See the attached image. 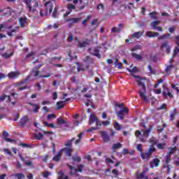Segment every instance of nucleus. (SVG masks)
<instances>
[{
    "mask_svg": "<svg viewBox=\"0 0 179 179\" xmlns=\"http://www.w3.org/2000/svg\"><path fill=\"white\" fill-rule=\"evenodd\" d=\"M121 148H122V144H121L120 143H117L112 145L111 150L114 153L117 150L121 149Z\"/></svg>",
    "mask_w": 179,
    "mask_h": 179,
    "instance_id": "obj_18",
    "label": "nucleus"
},
{
    "mask_svg": "<svg viewBox=\"0 0 179 179\" xmlns=\"http://www.w3.org/2000/svg\"><path fill=\"white\" fill-rule=\"evenodd\" d=\"M75 8H76V6H75L73 4H68L67 5V9L69 10V12H72V10H73V9H75Z\"/></svg>",
    "mask_w": 179,
    "mask_h": 179,
    "instance_id": "obj_44",
    "label": "nucleus"
},
{
    "mask_svg": "<svg viewBox=\"0 0 179 179\" xmlns=\"http://www.w3.org/2000/svg\"><path fill=\"white\" fill-rule=\"evenodd\" d=\"M155 145H153L152 143V145L150 146V148H148V150L147 152H148L150 154V155L152 156V154L154 153V152H156V148H155Z\"/></svg>",
    "mask_w": 179,
    "mask_h": 179,
    "instance_id": "obj_29",
    "label": "nucleus"
},
{
    "mask_svg": "<svg viewBox=\"0 0 179 179\" xmlns=\"http://www.w3.org/2000/svg\"><path fill=\"white\" fill-rule=\"evenodd\" d=\"M83 169H85V165L83 164L79 165L78 168L76 169V173H83Z\"/></svg>",
    "mask_w": 179,
    "mask_h": 179,
    "instance_id": "obj_35",
    "label": "nucleus"
},
{
    "mask_svg": "<svg viewBox=\"0 0 179 179\" xmlns=\"http://www.w3.org/2000/svg\"><path fill=\"white\" fill-rule=\"evenodd\" d=\"M43 124L45 127H49L50 128H55V124L53 123L49 124L47 122H43Z\"/></svg>",
    "mask_w": 179,
    "mask_h": 179,
    "instance_id": "obj_48",
    "label": "nucleus"
},
{
    "mask_svg": "<svg viewBox=\"0 0 179 179\" xmlns=\"http://www.w3.org/2000/svg\"><path fill=\"white\" fill-rule=\"evenodd\" d=\"M140 156L143 160H150V154L149 152H141Z\"/></svg>",
    "mask_w": 179,
    "mask_h": 179,
    "instance_id": "obj_20",
    "label": "nucleus"
},
{
    "mask_svg": "<svg viewBox=\"0 0 179 179\" xmlns=\"http://www.w3.org/2000/svg\"><path fill=\"white\" fill-rule=\"evenodd\" d=\"M148 69L150 71V73H151V75H156V71L152 69V66H150V64L148 65Z\"/></svg>",
    "mask_w": 179,
    "mask_h": 179,
    "instance_id": "obj_50",
    "label": "nucleus"
},
{
    "mask_svg": "<svg viewBox=\"0 0 179 179\" xmlns=\"http://www.w3.org/2000/svg\"><path fill=\"white\" fill-rule=\"evenodd\" d=\"M88 51L91 55H94V57H96V58H101V55L99 53L100 50L97 48L94 49V53H92V48H89Z\"/></svg>",
    "mask_w": 179,
    "mask_h": 179,
    "instance_id": "obj_13",
    "label": "nucleus"
},
{
    "mask_svg": "<svg viewBox=\"0 0 179 179\" xmlns=\"http://www.w3.org/2000/svg\"><path fill=\"white\" fill-rule=\"evenodd\" d=\"M33 75L35 78H38V76H40V71L33 69L31 71V73L24 80H22L20 85H24V83H27V82L31 79V76H33Z\"/></svg>",
    "mask_w": 179,
    "mask_h": 179,
    "instance_id": "obj_5",
    "label": "nucleus"
},
{
    "mask_svg": "<svg viewBox=\"0 0 179 179\" xmlns=\"http://www.w3.org/2000/svg\"><path fill=\"white\" fill-rule=\"evenodd\" d=\"M58 176H60V177L57 178V179H69V176H65V173H64V171H59L58 173H57ZM64 176H65L64 177Z\"/></svg>",
    "mask_w": 179,
    "mask_h": 179,
    "instance_id": "obj_26",
    "label": "nucleus"
},
{
    "mask_svg": "<svg viewBox=\"0 0 179 179\" xmlns=\"http://www.w3.org/2000/svg\"><path fill=\"white\" fill-rule=\"evenodd\" d=\"M90 17H92V15H87V16L86 17V18L84 19V20L82 21L81 24H83V26L84 27H86L87 26V25L86 24V22L90 19Z\"/></svg>",
    "mask_w": 179,
    "mask_h": 179,
    "instance_id": "obj_37",
    "label": "nucleus"
},
{
    "mask_svg": "<svg viewBox=\"0 0 179 179\" xmlns=\"http://www.w3.org/2000/svg\"><path fill=\"white\" fill-rule=\"evenodd\" d=\"M152 129L153 125L150 126L149 128L146 130L141 129V131L140 130H136L135 131V136L136 138H138L140 141H141L143 143H145V142H146V139H145V138H149Z\"/></svg>",
    "mask_w": 179,
    "mask_h": 179,
    "instance_id": "obj_1",
    "label": "nucleus"
},
{
    "mask_svg": "<svg viewBox=\"0 0 179 179\" xmlns=\"http://www.w3.org/2000/svg\"><path fill=\"white\" fill-rule=\"evenodd\" d=\"M127 8H128V9H132V8H135V6H134V3H129L127 6L125 7V9H127Z\"/></svg>",
    "mask_w": 179,
    "mask_h": 179,
    "instance_id": "obj_64",
    "label": "nucleus"
},
{
    "mask_svg": "<svg viewBox=\"0 0 179 179\" xmlns=\"http://www.w3.org/2000/svg\"><path fill=\"white\" fill-rule=\"evenodd\" d=\"M111 33H121V29L117 27H113L111 29Z\"/></svg>",
    "mask_w": 179,
    "mask_h": 179,
    "instance_id": "obj_41",
    "label": "nucleus"
},
{
    "mask_svg": "<svg viewBox=\"0 0 179 179\" xmlns=\"http://www.w3.org/2000/svg\"><path fill=\"white\" fill-rule=\"evenodd\" d=\"M57 109L59 110L64 107V101L57 102Z\"/></svg>",
    "mask_w": 179,
    "mask_h": 179,
    "instance_id": "obj_51",
    "label": "nucleus"
},
{
    "mask_svg": "<svg viewBox=\"0 0 179 179\" xmlns=\"http://www.w3.org/2000/svg\"><path fill=\"white\" fill-rule=\"evenodd\" d=\"M31 2H33V0L25 1V4L27 6V8L29 9V12H31Z\"/></svg>",
    "mask_w": 179,
    "mask_h": 179,
    "instance_id": "obj_32",
    "label": "nucleus"
},
{
    "mask_svg": "<svg viewBox=\"0 0 179 179\" xmlns=\"http://www.w3.org/2000/svg\"><path fill=\"white\" fill-rule=\"evenodd\" d=\"M131 56L133 57V58L137 59V61H141V59H142V55H138L137 53L132 52Z\"/></svg>",
    "mask_w": 179,
    "mask_h": 179,
    "instance_id": "obj_34",
    "label": "nucleus"
},
{
    "mask_svg": "<svg viewBox=\"0 0 179 179\" xmlns=\"http://www.w3.org/2000/svg\"><path fill=\"white\" fill-rule=\"evenodd\" d=\"M177 114L176 108H174L171 113H170V120L173 121L176 118V115Z\"/></svg>",
    "mask_w": 179,
    "mask_h": 179,
    "instance_id": "obj_36",
    "label": "nucleus"
},
{
    "mask_svg": "<svg viewBox=\"0 0 179 179\" xmlns=\"http://www.w3.org/2000/svg\"><path fill=\"white\" fill-rule=\"evenodd\" d=\"M82 20L80 17H71L68 18L66 22H71V23H79Z\"/></svg>",
    "mask_w": 179,
    "mask_h": 179,
    "instance_id": "obj_22",
    "label": "nucleus"
},
{
    "mask_svg": "<svg viewBox=\"0 0 179 179\" xmlns=\"http://www.w3.org/2000/svg\"><path fill=\"white\" fill-rule=\"evenodd\" d=\"M136 150H138V152H140V155H141V153L143 152H142V145L141 144H137Z\"/></svg>",
    "mask_w": 179,
    "mask_h": 179,
    "instance_id": "obj_58",
    "label": "nucleus"
},
{
    "mask_svg": "<svg viewBox=\"0 0 179 179\" xmlns=\"http://www.w3.org/2000/svg\"><path fill=\"white\" fill-rule=\"evenodd\" d=\"M149 171V169L147 168L144 169L141 173H136V177L137 179H149V177L148 176H145V173H148Z\"/></svg>",
    "mask_w": 179,
    "mask_h": 179,
    "instance_id": "obj_8",
    "label": "nucleus"
},
{
    "mask_svg": "<svg viewBox=\"0 0 179 179\" xmlns=\"http://www.w3.org/2000/svg\"><path fill=\"white\" fill-rule=\"evenodd\" d=\"M148 142L152 145H155L158 150H164V149L167 148V144L166 143H159V140H152V138H150Z\"/></svg>",
    "mask_w": 179,
    "mask_h": 179,
    "instance_id": "obj_6",
    "label": "nucleus"
},
{
    "mask_svg": "<svg viewBox=\"0 0 179 179\" xmlns=\"http://www.w3.org/2000/svg\"><path fill=\"white\" fill-rule=\"evenodd\" d=\"M144 31H137L135 32L133 35H131V38H140L143 36Z\"/></svg>",
    "mask_w": 179,
    "mask_h": 179,
    "instance_id": "obj_25",
    "label": "nucleus"
},
{
    "mask_svg": "<svg viewBox=\"0 0 179 179\" xmlns=\"http://www.w3.org/2000/svg\"><path fill=\"white\" fill-rule=\"evenodd\" d=\"M43 137H44V135L42 133H39L38 134L34 135V138H36L38 141H41V139H43Z\"/></svg>",
    "mask_w": 179,
    "mask_h": 179,
    "instance_id": "obj_39",
    "label": "nucleus"
},
{
    "mask_svg": "<svg viewBox=\"0 0 179 179\" xmlns=\"http://www.w3.org/2000/svg\"><path fill=\"white\" fill-rule=\"evenodd\" d=\"M101 136H102L103 141L105 143L110 142V136H108V134L107 131H100Z\"/></svg>",
    "mask_w": 179,
    "mask_h": 179,
    "instance_id": "obj_14",
    "label": "nucleus"
},
{
    "mask_svg": "<svg viewBox=\"0 0 179 179\" xmlns=\"http://www.w3.org/2000/svg\"><path fill=\"white\" fill-rule=\"evenodd\" d=\"M149 15L151 17V19H154L155 20V19H157V13L154 11V12L150 13Z\"/></svg>",
    "mask_w": 179,
    "mask_h": 179,
    "instance_id": "obj_45",
    "label": "nucleus"
},
{
    "mask_svg": "<svg viewBox=\"0 0 179 179\" xmlns=\"http://www.w3.org/2000/svg\"><path fill=\"white\" fill-rule=\"evenodd\" d=\"M3 152L7 153V155H8V156H12V152L8 148L3 149Z\"/></svg>",
    "mask_w": 179,
    "mask_h": 179,
    "instance_id": "obj_62",
    "label": "nucleus"
},
{
    "mask_svg": "<svg viewBox=\"0 0 179 179\" xmlns=\"http://www.w3.org/2000/svg\"><path fill=\"white\" fill-rule=\"evenodd\" d=\"M53 9L54 4H52V2H51L50 1H46L45 3V8L41 9L39 12L41 17H43V16H48V13H52Z\"/></svg>",
    "mask_w": 179,
    "mask_h": 179,
    "instance_id": "obj_4",
    "label": "nucleus"
},
{
    "mask_svg": "<svg viewBox=\"0 0 179 179\" xmlns=\"http://www.w3.org/2000/svg\"><path fill=\"white\" fill-rule=\"evenodd\" d=\"M57 124H59V125H62L64 124H66V121H65L62 118H57Z\"/></svg>",
    "mask_w": 179,
    "mask_h": 179,
    "instance_id": "obj_43",
    "label": "nucleus"
},
{
    "mask_svg": "<svg viewBox=\"0 0 179 179\" xmlns=\"http://www.w3.org/2000/svg\"><path fill=\"white\" fill-rule=\"evenodd\" d=\"M2 136L6 142H9L10 143H13L16 142L15 139L8 138V136H9V133H8V131H3Z\"/></svg>",
    "mask_w": 179,
    "mask_h": 179,
    "instance_id": "obj_11",
    "label": "nucleus"
},
{
    "mask_svg": "<svg viewBox=\"0 0 179 179\" xmlns=\"http://www.w3.org/2000/svg\"><path fill=\"white\" fill-rule=\"evenodd\" d=\"M75 141V138H72L71 140L67 141V142L64 144V146L69 147L72 146V142Z\"/></svg>",
    "mask_w": 179,
    "mask_h": 179,
    "instance_id": "obj_40",
    "label": "nucleus"
},
{
    "mask_svg": "<svg viewBox=\"0 0 179 179\" xmlns=\"http://www.w3.org/2000/svg\"><path fill=\"white\" fill-rule=\"evenodd\" d=\"M61 156H62V150H60L56 155H55L52 158L53 162H61Z\"/></svg>",
    "mask_w": 179,
    "mask_h": 179,
    "instance_id": "obj_16",
    "label": "nucleus"
},
{
    "mask_svg": "<svg viewBox=\"0 0 179 179\" xmlns=\"http://www.w3.org/2000/svg\"><path fill=\"white\" fill-rule=\"evenodd\" d=\"M69 170H70V174L71 176H76V171H73V170H75V166L67 164Z\"/></svg>",
    "mask_w": 179,
    "mask_h": 179,
    "instance_id": "obj_30",
    "label": "nucleus"
},
{
    "mask_svg": "<svg viewBox=\"0 0 179 179\" xmlns=\"http://www.w3.org/2000/svg\"><path fill=\"white\" fill-rule=\"evenodd\" d=\"M12 55H13V52H11L10 54L3 53V57H4V58H6V59H9V57H12Z\"/></svg>",
    "mask_w": 179,
    "mask_h": 179,
    "instance_id": "obj_56",
    "label": "nucleus"
},
{
    "mask_svg": "<svg viewBox=\"0 0 179 179\" xmlns=\"http://www.w3.org/2000/svg\"><path fill=\"white\" fill-rule=\"evenodd\" d=\"M99 120V117H96L94 115L91 114L90 115V125H93L94 122H96Z\"/></svg>",
    "mask_w": 179,
    "mask_h": 179,
    "instance_id": "obj_21",
    "label": "nucleus"
},
{
    "mask_svg": "<svg viewBox=\"0 0 179 179\" xmlns=\"http://www.w3.org/2000/svg\"><path fill=\"white\" fill-rule=\"evenodd\" d=\"M161 22L160 21H154L151 22V25L152 29H155L157 27V24H160Z\"/></svg>",
    "mask_w": 179,
    "mask_h": 179,
    "instance_id": "obj_46",
    "label": "nucleus"
},
{
    "mask_svg": "<svg viewBox=\"0 0 179 179\" xmlns=\"http://www.w3.org/2000/svg\"><path fill=\"white\" fill-rule=\"evenodd\" d=\"M14 176L15 177V178H17V179H24V177H25L24 174L22 173H15Z\"/></svg>",
    "mask_w": 179,
    "mask_h": 179,
    "instance_id": "obj_38",
    "label": "nucleus"
},
{
    "mask_svg": "<svg viewBox=\"0 0 179 179\" xmlns=\"http://www.w3.org/2000/svg\"><path fill=\"white\" fill-rule=\"evenodd\" d=\"M67 41H69V43H72V41H73V35L72 34H71L68 38H67Z\"/></svg>",
    "mask_w": 179,
    "mask_h": 179,
    "instance_id": "obj_60",
    "label": "nucleus"
},
{
    "mask_svg": "<svg viewBox=\"0 0 179 179\" xmlns=\"http://www.w3.org/2000/svg\"><path fill=\"white\" fill-rule=\"evenodd\" d=\"M170 36H171V34H164L162 35L161 36H159L158 38V40L159 41H161V40H166L167 38H169Z\"/></svg>",
    "mask_w": 179,
    "mask_h": 179,
    "instance_id": "obj_31",
    "label": "nucleus"
},
{
    "mask_svg": "<svg viewBox=\"0 0 179 179\" xmlns=\"http://www.w3.org/2000/svg\"><path fill=\"white\" fill-rule=\"evenodd\" d=\"M115 114L120 120H124V113H122V110H119V112H115Z\"/></svg>",
    "mask_w": 179,
    "mask_h": 179,
    "instance_id": "obj_33",
    "label": "nucleus"
},
{
    "mask_svg": "<svg viewBox=\"0 0 179 179\" xmlns=\"http://www.w3.org/2000/svg\"><path fill=\"white\" fill-rule=\"evenodd\" d=\"M97 10H100V9H102V10H104V4L103 3H99L96 7Z\"/></svg>",
    "mask_w": 179,
    "mask_h": 179,
    "instance_id": "obj_59",
    "label": "nucleus"
},
{
    "mask_svg": "<svg viewBox=\"0 0 179 179\" xmlns=\"http://www.w3.org/2000/svg\"><path fill=\"white\" fill-rule=\"evenodd\" d=\"M140 127L141 128H143L144 129H146V128H148V127L146 126V122L144 120L140 122Z\"/></svg>",
    "mask_w": 179,
    "mask_h": 179,
    "instance_id": "obj_55",
    "label": "nucleus"
},
{
    "mask_svg": "<svg viewBox=\"0 0 179 179\" xmlns=\"http://www.w3.org/2000/svg\"><path fill=\"white\" fill-rule=\"evenodd\" d=\"M114 127L116 131H121V125L117 122H115Z\"/></svg>",
    "mask_w": 179,
    "mask_h": 179,
    "instance_id": "obj_49",
    "label": "nucleus"
},
{
    "mask_svg": "<svg viewBox=\"0 0 179 179\" xmlns=\"http://www.w3.org/2000/svg\"><path fill=\"white\" fill-rule=\"evenodd\" d=\"M162 87H163L162 96H164V99H167V93L168 92L170 91V90L166 85H164Z\"/></svg>",
    "mask_w": 179,
    "mask_h": 179,
    "instance_id": "obj_24",
    "label": "nucleus"
},
{
    "mask_svg": "<svg viewBox=\"0 0 179 179\" xmlns=\"http://www.w3.org/2000/svg\"><path fill=\"white\" fill-rule=\"evenodd\" d=\"M52 118H57V116L54 114H49L47 117V120H52Z\"/></svg>",
    "mask_w": 179,
    "mask_h": 179,
    "instance_id": "obj_63",
    "label": "nucleus"
},
{
    "mask_svg": "<svg viewBox=\"0 0 179 179\" xmlns=\"http://www.w3.org/2000/svg\"><path fill=\"white\" fill-rule=\"evenodd\" d=\"M176 147L169 148V152L166 155L165 163L164 164V169H167V174H170L171 171V165H170V162H171V155L176 152Z\"/></svg>",
    "mask_w": 179,
    "mask_h": 179,
    "instance_id": "obj_3",
    "label": "nucleus"
},
{
    "mask_svg": "<svg viewBox=\"0 0 179 179\" xmlns=\"http://www.w3.org/2000/svg\"><path fill=\"white\" fill-rule=\"evenodd\" d=\"M100 24L99 23V20L97 19H94L91 22V26H95V27H97Z\"/></svg>",
    "mask_w": 179,
    "mask_h": 179,
    "instance_id": "obj_42",
    "label": "nucleus"
},
{
    "mask_svg": "<svg viewBox=\"0 0 179 179\" xmlns=\"http://www.w3.org/2000/svg\"><path fill=\"white\" fill-rule=\"evenodd\" d=\"M150 166L151 169H155V167H159L160 166V159L159 158H155L150 162Z\"/></svg>",
    "mask_w": 179,
    "mask_h": 179,
    "instance_id": "obj_10",
    "label": "nucleus"
},
{
    "mask_svg": "<svg viewBox=\"0 0 179 179\" xmlns=\"http://www.w3.org/2000/svg\"><path fill=\"white\" fill-rule=\"evenodd\" d=\"M27 122H29V117L27 116H24L20 119L18 124H19L20 127H22V128H24V127H26Z\"/></svg>",
    "mask_w": 179,
    "mask_h": 179,
    "instance_id": "obj_12",
    "label": "nucleus"
},
{
    "mask_svg": "<svg viewBox=\"0 0 179 179\" xmlns=\"http://www.w3.org/2000/svg\"><path fill=\"white\" fill-rule=\"evenodd\" d=\"M127 71L130 73H134V72H138V68L136 66H134L132 69H127Z\"/></svg>",
    "mask_w": 179,
    "mask_h": 179,
    "instance_id": "obj_47",
    "label": "nucleus"
},
{
    "mask_svg": "<svg viewBox=\"0 0 179 179\" xmlns=\"http://www.w3.org/2000/svg\"><path fill=\"white\" fill-rule=\"evenodd\" d=\"M122 155L124 156H125V155H129V150H128L127 148H124L122 151Z\"/></svg>",
    "mask_w": 179,
    "mask_h": 179,
    "instance_id": "obj_61",
    "label": "nucleus"
},
{
    "mask_svg": "<svg viewBox=\"0 0 179 179\" xmlns=\"http://www.w3.org/2000/svg\"><path fill=\"white\" fill-rule=\"evenodd\" d=\"M175 43L177 45V46H176L173 50V57H176L177 54H178L179 52V35L175 37Z\"/></svg>",
    "mask_w": 179,
    "mask_h": 179,
    "instance_id": "obj_9",
    "label": "nucleus"
},
{
    "mask_svg": "<svg viewBox=\"0 0 179 179\" xmlns=\"http://www.w3.org/2000/svg\"><path fill=\"white\" fill-rule=\"evenodd\" d=\"M137 50H142V46L140 45H137L131 49V51H136Z\"/></svg>",
    "mask_w": 179,
    "mask_h": 179,
    "instance_id": "obj_52",
    "label": "nucleus"
},
{
    "mask_svg": "<svg viewBox=\"0 0 179 179\" xmlns=\"http://www.w3.org/2000/svg\"><path fill=\"white\" fill-rule=\"evenodd\" d=\"M27 104H29V106H31V107H34L33 113H34L35 114H37V113H38V110L40 109V105L34 104L31 102H28Z\"/></svg>",
    "mask_w": 179,
    "mask_h": 179,
    "instance_id": "obj_17",
    "label": "nucleus"
},
{
    "mask_svg": "<svg viewBox=\"0 0 179 179\" xmlns=\"http://www.w3.org/2000/svg\"><path fill=\"white\" fill-rule=\"evenodd\" d=\"M162 50H164L166 48V52L169 54L170 52V46L169 45V41H165L162 45H161Z\"/></svg>",
    "mask_w": 179,
    "mask_h": 179,
    "instance_id": "obj_15",
    "label": "nucleus"
},
{
    "mask_svg": "<svg viewBox=\"0 0 179 179\" xmlns=\"http://www.w3.org/2000/svg\"><path fill=\"white\" fill-rule=\"evenodd\" d=\"M73 160H74V162H77V163H80V162H82V158H80V157H72Z\"/></svg>",
    "mask_w": 179,
    "mask_h": 179,
    "instance_id": "obj_53",
    "label": "nucleus"
},
{
    "mask_svg": "<svg viewBox=\"0 0 179 179\" xmlns=\"http://www.w3.org/2000/svg\"><path fill=\"white\" fill-rule=\"evenodd\" d=\"M27 22V18L26 17H21L18 18V23L20 27H24V23Z\"/></svg>",
    "mask_w": 179,
    "mask_h": 179,
    "instance_id": "obj_19",
    "label": "nucleus"
},
{
    "mask_svg": "<svg viewBox=\"0 0 179 179\" xmlns=\"http://www.w3.org/2000/svg\"><path fill=\"white\" fill-rule=\"evenodd\" d=\"M146 36H148V37H150V38L159 37V32H152V31H148L146 33Z\"/></svg>",
    "mask_w": 179,
    "mask_h": 179,
    "instance_id": "obj_23",
    "label": "nucleus"
},
{
    "mask_svg": "<svg viewBox=\"0 0 179 179\" xmlns=\"http://www.w3.org/2000/svg\"><path fill=\"white\" fill-rule=\"evenodd\" d=\"M18 75H20L19 72L13 71V72L9 73L8 76V78H10V79H13L14 78H16Z\"/></svg>",
    "mask_w": 179,
    "mask_h": 179,
    "instance_id": "obj_28",
    "label": "nucleus"
},
{
    "mask_svg": "<svg viewBox=\"0 0 179 179\" xmlns=\"http://www.w3.org/2000/svg\"><path fill=\"white\" fill-rule=\"evenodd\" d=\"M62 150H66L65 152L66 156H68L69 157H71V156H72V155L71 154V152H72V150L71 149V148H64L62 149Z\"/></svg>",
    "mask_w": 179,
    "mask_h": 179,
    "instance_id": "obj_27",
    "label": "nucleus"
},
{
    "mask_svg": "<svg viewBox=\"0 0 179 179\" xmlns=\"http://www.w3.org/2000/svg\"><path fill=\"white\" fill-rule=\"evenodd\" d=\"M91 41L90 38L85 39V41H78L77 45L78 48H85V47H87V45H90Z\"/></svg>",
    "mask_w": 179,
    "mask_h": 179,
    "instance_id": "obj_7",
    "label": "nucleus"
},
{
    "mask_svg": "<svg viewBox=\"0 0 179 179\" xmlns=\"http://www.w3.org/2000/svg\"><path fill=\"white\" fill-rule=\"evenodd\" d=\"M131 76L133 78H136V83H138V86H140L142 87L141 90H139L138 94H140V96L141 97L142 100L144 101H148V96L145 94L146 93V86L145 85V83L142 81V78L139 76H135L133 73L131 74Z\"/></svg>",
    "mask_w": 179,
    "mask_h": 179,
    "instance_id": "obj_2",
    "label": "nucleus"
},
{
    "mask_svg": "<svg viewBox=\"0 0 179 179\" xmlns=\"http://www.w3.org/2000/svg\"><path fill=\"white\" fill-rule=\"evenodd\" d=\"M48 176H51V173H50L49 171H45L43 173V177L44 178H48Z\"/></svg>",
    "mask_w": 179,
    "mask_h": 179,
    "instance_id": "obj_57",
    "label": "nucleus"
},
{
    "mask_svg": "<svg viewBox=\"0 0 179 179\" xmlns=\"http://www.w3.org/2000/svg\"><path fill=\"white\" fill-rule=\"evenodd\" d=\"M52 17L55 18L57 17V16H58V10L57 9V8H55L53 13L52 14Z\"/></svg>",
    "mask_w": 179,
    "mask_h": 179,
    "instance_id": "obj_54",
    "label": "nucleus"
}]
</instances>
